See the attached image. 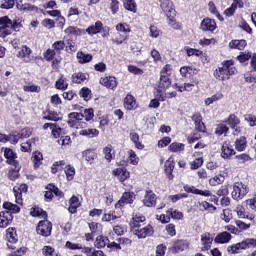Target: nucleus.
<instances>
[{
	"mask_svg": "<svg viewBox=\"0 0 256 256\" xmlns=\"http://www.w3.org/2000/svg\"><path fill=\"white\" fill-rule=\"evenodd\" d=\"M184 191L187 193H192L193 195H201V197H211V191L199 190L195 188V186H185Z\"/></svg>",
	"mask_w": 256,
	"mask_h": 256,
	"instance_id": "nucleus-20",
	"label": "nucleus"
},
{
	"mask_svg": "<svg viewBox=\"0 0 256 256\" xmlns=\"http://www.w3.org/2000/svg\"><path fill=\"white\" fill-rule=\"evenodd\" d=\"M246 83H256V72L254 70L248 71L244 74Z\"/></svg>",
	"mask_w": 256,
	"mask_h": 256,
	"instance_id": "nucleus-61",
	"label": "nucleus"
},
{
	"mask_svg": "<svg viewBox=\"0 0 256 256\" xmlns=\"http://www.w3.org/2000/svg\"><path fill=\"white\" fill-rule=\"evenodd\" d=\"M201 251H209L211 249V245H213V238L211 237V233L205 232L201 235Z\"/></svg>",
	"mask_w": 256,
	"mask_h": 256,
	"instance_id": "nucleus-13",
	"label": "nucleus"
},
{
	"mask_svg": "<svg viewBox=\"0 0 256 256\" xmlns=\"http://www.w3.org/2000/svg\"><path fill=\"white\" fill-rule=\"evenodd\" d=\"M14 169L9 170L8 177L10 181H16V179H19V170L21 167L19 164L17 166H14Z\"/></svg>",
	"mask_w": 256,
	"mask_h": 256,
	"instance_id": "nucleus-56",
	"label": "nucleus"
},
{
	"mask_svg": "<svg viewBox=\"0 0 256 256\" xmlns=\"http://www.w3.org/2000/svg\"><path fill=\"white\" fill-rule=\"evenodd\" d=\"M131 141L134 143L136 149H144L145 145L143 143L139 142V134L137 132H130L129 135Z\"/></svg>",
	"mask_w": 256,
	"mask_h": 256,
	"instance_id": "nucleus-47",
	"label": "nucleus"
},
{
	"mask_svg": "<svg viewBox=\"0 0 256 256\" xmlns=\"http://www.w3.org/2000/svg\"><path fill=\"white\" fill-rule=\"evenodd\" d=\"M198 207L200 211H217V207H215L213 204L207 202V201H199Z\"/></svg>",
	"mask_w": 256,
	"mask_h": 256,
	"instance_id": "nucleus-41",
	"label": "nucleus"
},
{
	"mask_svg": "<svg viewBox=\"0 0 256 256\" xmlns=\"http://www.w3.org/2000/svg\"><path fill=\"white\" fill-rule=\"evenodd\" d=\"M185 51H186L188 57H193V55L195 57H206L205 53H203V51H201V50L186 47Z\"/></svg>",
	"mask_w": 256,
	"mask_h": 256,
	"instance_id": "nucleus-54",
	"label": "nucleus"
},
{
	"mask_svg": "<svg viewBox=\"0 0 256 256\" xmlns=\"http://www.w3.org/2000/svg\"><path fill=\"white\" fill-rule=\"evenodd\" d=\"M133 203V194L131 192L123 193L121 199L116 204V207H123V205Z\"/></svg>",
	"mask_w": 256,
	"mask_h": 256,
	"instance_id": "nucleus-30",
	"label": "nucleus"
},
{
	"mask_svg": "<svg viewBox=\"0 0 256 256\" xmlns=\"http://www.w3.org/2000/svg\"><path fill=\"white\" fill-rule=\"evenodd\" d=\"M104 153V159L108 161V163H111L113 161V157H115V152L113 151V146L112 145H107L103 149Z\"/></svg>",
	"mask_w": 256,
	"mask_h": 256,
	"instance_id": "nucleus-40",
	"label": "nucleus"
},
{
	"mask_svg": "<svg viewBox=\"0 0 256 256\" xmlns=\"http://www.w3.org/2000/svg\"><path fill=\"white\" fill-rule=\"evenodd\" d=\"M160 7L167 17H169L170 14L175 13V8L173 7V2L171 0H160Z\"/></svg>",
	"mask_w": 256,
	"mask_h": 256,
	"instance_id": "nucleus-19",
	"label": "nucleus"
},
{
	"mask_svg": "<svg viewBox=\"0 0 256 256\" xmlns=\"http://www.w3.org/2000/svg\"><path fill=\"white\" fill-rule=\"evenodd\" d=\"M82 155L85 161H87L90 165H93V162L95 161V159H97V154L95 153V150H85L84 152H82Z\"/></svg>",
	"mask_w": 256,
	"mask_h": 256,
	"instance_id": "nucleus-37",
	"label": "nucleus"
},
{
	"mask_svg": "<svg viewBox=\"0 0 256 256\" xmlns=\"http://www.w3.org/2000/svg\"><path fill=\"white\" fill-rule=\"evenodd\" d=\"M145 221V217L141 213L133 214L131 227H134V229H137L139 227V223H143Z\"/></svg>",
	"mask_w": 256,
	"mask_h": 256,
	"instance_id": "nucleus-45",
	"label": "nucleus"
},
{
	"mask_svg": "<svg viewBox=\"0 0 256 256\" xmlns=\"http://www.w3.org/2000/svg\"><path fill=\"white\" fill-rule=\"evenodd\" d=\"M43 129L44 130L50 129L55 139H58V137H61V128L55 125L54 123H45L43 125Z\"/></svg>",
	"mask_w": 256,
	"mask_h": 256,
	"instance_id": "nucleus-29",
	"label": "nucleus"
},
{
	"mask_svg": "<svg viewBox=\"0 0 256 256\" xmlns=\"http://www.w3.org/2000/svg\"><path fill=\"white\" fill-rule=\"evenodd\" d=\"M137 99L131 94H127L124 98V108L127 109V111H135L137 109Z\"/></svg>",
	"mask_w": 256,
	"mask_h": 256,
	"instance_id": "nucleus-15",
	"label": "nucleus"
},
{
	"mask_svg": "<svg viewBox=\"0 0 256 256\" xmlns=\"http://www.w3.org/2000/svg\"><path fill=\"white\" fill-rule=\"evenodd\" d=\"M169 213H170V219H175L177 221H181V219H183V212L177 210V209H173V208H170L169 210Z\"/></svg>",
	"mask_w": 256,
	"mask_h": 256,
	"instance_id": "nucleus-60",
	"label": "nucleus"
},
{
	"mask_svg": "<svg viewBox=\"0 0 256 256\" xmlns=\"http://www.w3.org/2000/svg\"><path fill=\"white\" fill-rule=\"evenodd\" d=\"M67 181H73L75 179V167L67 165L64 168Z\"/></svg>",
	"mask_w": 256,
	"mask_h": 256,
	"instance_id": "nucleus-51",
	"label": "nucleus"
},
{
	"mask_svg": "<svg viewBox=\"0 0 256 256\" xmlns=\"http://www.w3.org/2000/svg\"><path fill=\"white\" fill-rule=\"evenodd\" d=\"M4 157L8 165H12L13 167H17L19 165V162L17 161V153H15L11 148H5Z\"/></svg>",
	"mask_w": 256,
	"mask_h": 256,
	"instance_id": "nucleus-11",
	"label": "nucleus"
},
{
	"mask_svg": "<svg viewBox=\"0 0 256 256\" xmlns=\"http://www.w3.org/2000/svg\"><path fill=\"white\" fill-rule=\"evenodd\" d=\"M115 219H121V216L117 215L115 211H109L105 213L102 217V221H106V222L115 221Z\"/></svg>",
	"mask_w": 256,
	"mask_h": 256,
	"instance_id": "nucleus-55",
	"label": "nucleus"
},
{
	"mask_svg": "<svg viewBox=\"0 0 256 256\" xmlns=\"http://www.w3.org/2000/svg\"><path fill=\"white\" fill-rule=\"evenodd\" d=\"M94 245L97 249H103V247H107V245H109V239L105 236H97Z\"/></svg>",
	"mask_w": 256,
	"mask_h": 256,
	"instance_id": "nucleus-42",
	"label": "nucleus"
},
{
	"mask_svg": "<svg viewBox=\"0 0 256 256\" xmlns=\"http://www.w3.org/2000/svg\"><path fill=\"white\" fill-rule=\"evenodd\" d=\"M32 163L34 164V169H39V166L43 163V154H41V152H34L32 155Z\"/></svg>",
	"mask_w": 256,
	"mask_h": 256,
	"instance_id": "nucleus-46",
	"label": "nucleus"
},
{
	"mask_svg": "<svg viewBox=\"0 0 256 256\" xmlns=\"http://www.w3.org/2000/svg\"><path fill=\"white\" fill-rule=\"evenodd\" d=\"M118 34H119L118 36L112 39V42H114L115 45H123V43H125V41L129 39V35L122 34V33H118Z\"/></svg>",
	"mask_w": 256,
	"mask_h": 256,
	"instance_id": "nucleus-57",
	"label": "nucleus"
},
{
	"mask_svg": "<svg viewBox=\"0 0 256 256\" xmlns=\"http://www.w3.org/2000/svg\"><path fill=\"white\" fill-rule=\"evenodd\" d=\"M79 135L93 139V137H99V130L95 128L82 129L80 130Z\"/></svg>",
	"mask_w": 256,
	"mask_h": 256,
	"instance_id": "nucleus-31",
	"label": "nucleus"
},
{
	"mask_svg": "<svg viewBox=\"0 0 256 256\" xmlns=\"http://www.w3.org/2000/svg\"><path fill=\"white\" fill-rule=\"evenodd\" d=\"M53 231V224L49 220H42L36 227V233L42 237H49Z\"/></svg>",
	"mask_w": 256,
	"mask_h": 256,
	"instance_id": "nucleus-5",
	"label": "nucleus"
},
{
	"mask_svg": "<svg viewBox=\"0 0 256 256\" xmlns=\"http://www.w3.org/2000/svg\"><path fill=\"white\" fill-rule=\"evenodd\" d=\"M69 120H68V125L70 127H77V124L79 121L83 119V115L79 112H72L68 115Z\"/></svg>",
	"mask_w": 256,
	"mask_h": 256,
	"instance_id": "nucleus-25",
	"label": "nucleus"
},
{
	"mask_svg": "<svg viewBox=\"0 0 256 256\" xmlns=\"http://www.w3.org/2000/svg\"><path fill=\"white\" fill-rule=\"evenodd\" d=\"M124 9L131 11L132 13H137V4L135 0H124Z\"/></svg>",
	"mask_w": 256,
	"mask_h": 256,
	"instance_id": "nucleus-52",
	"label": "nucleus"
},
{
	"mask_svg": "<svg viewBox=\"0 0 256 256\" xmlns=\"http://www.w3.org/2000/svg\"><path fill=\"white\" fill-rule=\"evenodd\" d=\"M249 193V186L243 182H235L232 185V199L234 201H242V199L245 198V196Z\"/></svg>",
	"mask_w": 256,
	"mask_h": 256,
	"instance_id": "nucleus-4",
	"label": "nucleus"
},
{
	"mask_svg": "<svg viewBox=\"0 0 256 256\" xmlns=\"http://www.w3.org/2000/svg\"><path fill=\"white\" fill-rule=\"evenodd\" d=\"M79 96L82 97L84 101H89V99H91V89H89L88 87L81 88V90L79 91Z\"/></svg>",
	"mask_w": 256,
	"mask_h": 256,
	"instance_id": "nucleus-62",
	"label": "nucleus"
},
{
	"mask_svg": "<svg viewBox=\"0 0 256 256\" xmlns=\"http://www.w3.org/2000/svg\"><path fill=\"white\" fill-rule=\"evenodd\" d=\"M236 151L233 149V143L229 140H226L222 143L221 147V157L222 159H231L233 155H236Z\"/></svg>",
	"mask_w": 256,
	"mask_h": 256,
	"instance_id": "nucleus-7",
	"label": "nucleus"
},
{
	"mask_svg": "<svg viewBox=\"0 0 256 256\" xmlns=\"http://www.w3.org/2000/svg\"><path fill=\"white\" fill-rule=\"evenodd\" d=\"M200 29L202 31H210L211 33H213V31L217 29V23L215 22V20L210 18L203 19L200 25Z\"/></svg>",
	"mask_w": 256,
	"mask_h": 256,
	"instance_id": "nucleus-14",
	"label": "nucleus"
},
{
	"mask_svg": "<svg viewBox=\"0 0 256 256\" xmlns=\"http://www.w3.org/2000/svg\"><path fill=\"white\" fill-rule=\"evenodd\" d=\"M23 20L21 18L11 21V31H19L23 27Z\"/></svg>",
	"mask_w": 256,
	"mask_h": 256,
	"instance_id": "nucleus-64",
	"label": "nucleus"
},
{
	"mask_svg": "<svg viewBox=\"0 0 256 256\" xmlns=\"http://www.w3.org/2000/svg\"><path fill=\"white\" fill-rule=\"evenodd\" d=\"M197 73H199V69L193 66H183L180 68L182 77H187V75H197Z\"/></svg>",
	"mask_w": 256,
	"mask_h": 256,
	"instance_id": "nucleus-32",
	"label": "nucleus"
},
{
	"mask_svg": "<svg viewBox=\"0 0 256 256\" xmlns=\"http://www.w3.org/2000/svg\"><path fill=\"white\" fill-rule=\"evenodd\" d=\"M11 33V19L8 16L0 17V37L5 39Z\"/></svg>",
	"mask_w": 256,
	"mask_h": 256,
	"instance_id": "nucleus-6",
	"label": "nucleus"
},
{
	"mask_svg": "<svg viewBox=\"0 0 256 256\" xmlns=\"http://www.w3.org/2000/svg\"><path fill=\"white\" fill-rule=\"evenodd\" d=\"M89 79V74L83 72H75L71 76L72 83L76 85H81V83H85Z\"/></svg>",
	"mask_w": 256,
	"mask_h": 256,
	"instance_id": "nucleus-21",
	"label": "nucleus"
},
{
	"mask_svg": "<svg viewBox=\"0 0 256 256\" xmlns=\"http://www.w3.org/2000/svg\"><path fill=\"white\" fill-rule=\"evenodd\" d=\"M77 59H78V63H81L83 65L85 63H90V61L93 60V55L86 54L84 52H78Z\"/></svg>",
	"mask_w": 256,
	"mask_h": 256,
	"instance_id": "nucleus-43",
	"label": "nucleus"
},
{
	"mask_svg": "<svg viewBox=\"0 0 256 256\" xmlns=\"http://www.w3.org/2000/svg\"><path fill=\"white\" fill-rule=\"evenodd\" d=\"M32 53L33 51L31 50V48H29L27 45H24L22 46L21 50L18 52L17 57H19L20 59H23L25 63H31V61H33V56H31Z\"/></svg>",
	"mask_w": 256,
	"mask_h": 256,
	"instance_id": "nucleus-12",
	"label": "nucleus"
},
{
	"mask_svg": "<svg viewBox=\"0 0 256 256\" xmlns=\"http://www.w3.org/2000/svg\"><path fill=\"white\" fill-rule=\"evenodd\" d=\"M215 133L221 137V135H227V133H229V127L227 126V124H219L216 127Z\"/></svg>",
	"mask_w": 256,
	"mask_h": 256,
	"instance_id": "nucleus-58",
	"label": "nucleus"
},
{
	"mask_svg": "<svg viewBox=\"0 0 256 256\" xmlns=\"http://www.w3.org/2000/svg\"><path fill=\"white\" fill-rule=\"evenodd\" d=\"M231 234L227 231L219 233L215 238H214V243H217L219 245H223L225 243H229L231 241Z\"/></svg>",
	"mask_w": 256,
	"mask_h": 256,
	"instance_id": "nucleus-23",
	"label": "nucleus"
},
{
	"mask_svg": "<svg viewBox=\"0 0 256 256\" xmlns=\"http://www.w3.org/2000/svg\"><path fill=\"white\" fill-rule=\"evenodd\" d=\"M171 65L166 64L162 70L160 71V81L158 84V92L163 93L166 89H169L171 87V79H169V76L171 75Z\"/></svg>",
	"mask_w": 256,
	"mask_h": 256,
	"instance_id": "nucleus-3",
	"label": "nucleus"
},
{
	"mask_svg": "<svg viewBox=\"0 0 256 256\" xmlns=\"http://www.w3.org/2000/svg\"><path fill=\"white\" fill-rule=\"evenodd\" d=\"M192 121H194L197 131L205 133V124L203 123V117H201V114H194L192 116Z\"/></svg>",
	"mask_w": 256,
	"mask_h": 256,
	"instance_id": "nucleus-26",
	"label": "nucleus"
},
{
	"mask_svg": "<svg viewBox=\"0 0 256 256\" xmlns=\"http://www.w3.org/2000/svg\"><path fill=\"white\" fill-rule=\"evenodd\" d=\"M142 202L145 207H155L157 205V195L152 190H146Z\"/></svg>",
	"mask_w": 256,
	"mask_h": 256,
	"instance_id": "nucleus-8",
	"label": "nucleus"
},
{
	"mask_svg": "<svg viewBox=\"0 0 256 256\" xmlns=\"http://www.w3.org/2000/svg\"><path fill=\"white\" fill-rule=\"evenodd\" d=\"M69 213H77V208L81 205V202H79V198L77 196H72L69 200Z\"/></svg>",
	"mask_w": 256,
	"mask_h": 256,
	"instance_id": "nucleus-33",
	"label": "nucleus"
},
{
	"mask_svg": "<svg viewBox=\"0 0 256 256\" xmlns=\"http://www.w3.org/2000/svg\"><path fill=\"white\" fill-rule=\"evenodd\" d=\"M187 249H189V241L187 240H177L174 243L173 251H175V253H181L187 251Z\"/></svg>",
	"mask_w": 256,
	"mask_h": 256,
	"instance_id": "nucleus-24",
	"label": "nucleus"
},
{
	"mask_svg": "<svg viewBox=\"0 0 256 256\" xmlns=\"http://www.w3.org/2000/svg\"><path fill=\"white\" fill-rule=\"evenodd\" d=\"M156 219H158L160 223L167 224L171 221V213L167 210L165 214L157 215Z\"/></svg>",
	"mask_w": 256,
	"mask_h": 256,
	"instance_id": "nucleus-63",
	"label": "nucleus"
},
{
	"mask_svg": "<svg viewBox=\"0 0 256 256\" xmlns=\"http://www.w3.org/2000/svg\"><path fill=\"white\" fill-rule=\"evenodd\" d=\"M239 219H249L250 221H253V216L247 215V213H245V208L242 205H238L236 206L235 209Z\"/></svg>",
	"mask_w": 256,
	"mask_h": 256,
	"instance_id": "nucleus-50",
	"label": "nucleus"
},
{
	"mask_svg": "<svg viewBox=\"0 0 256 256\" xmlns=\"http://www.w3.org/2000/svg\"><path fill=\"white\" fill-rule=\"evenodd\" d=\"M47 191L45 192L46 199H53V197H63V192L59 190L55 185L49 184L47 186Z\"/></svg>",
	"mask_w": 256,
	"mask_h": 256,
	"instance_id": "nucleus-16",
	"label": "nucleus"
},
{
	"mask_svg": "<svg viewBox=\"0 0 256 256\" xmlns=\"http://www.w3.org/2000/svg\"><path fill=\"white\" fill-rule=\"evenodd\" d=\"M66 35H74L75 37H81L85 35V29H80L76 26H69L64 30Z\"/></svg>",
	"mask_w": 256,
	"mask_h": 256,
	"instance_id": "nucleus-27",
	"label": "nucleus"
},
{
	"mask_svg": "<svg viewBox=\"0 0 256 256\" xmlns=\"http://www.w3.org/2000/svg\"><path fill=\"white\" fill-rule=\"evenodd\" d=\"M227 125H229V127H231V129H235V131H239V125L241 124V120H239V118L235 115V114H231L227 121H226Z\"/></svg>",
	"mask_w": 256,
	"mask_h": 256,
	"instance_id": "nucleus-28",
	"label": "nucleus"
},
{
	"mask_svg": "<svg viewBox=\"0 0 256 256\" xmlns=\"http://www.w3.org/2000/svg\"><path fill=\"white\" fill-rule=\"evenodd\" d=\"M30 215L31 217H38L39 219H47V212L39 207L31 208Z\"/></svg>",
	"mask_w": 256,
	"mask_h": 256,
	"instance_id": "nucleus-39",
	"label": "nucleus"
},
{
	"mask_svg": "<svg viewBox=\"0 0 256 256\" xmlns=\"http://www.w3.org/2000/svg\"><path fill=\"white\" fill-rule=\"evenodd\" d=\"M3 209L6 211L0 212V227L5 229L9 227L10 223H13V213H19L21 208L11 202H4Z\"/></svg>",
	"mask_w": 256,
	"mask_h": 256,
	"instance_id": "nucleus-1",
	"label": "nucleus"
},
{
	"mask_svg": "<svg viewBox=\"0 0 256 256\" xmlns=\"http://www.w3.org/2000/svg\"><path fill=\"white\" fill-rule=\"evenodd\" d=\"M236 151L243 152L247 149V139L245 137L237 138L234 142Z\"/></svg>",
	"mask_w": 256,
	"mask_h": 256,
	"instance_id": "nucleus-34",
	"label": "nucleus"
},
{
	"mask_svg": "<svg viewBox=\"0 0 256 256\" xmlns=\"http://www.w3.org/2000/svg\"><path fill=\"white\" fill-rule=\"evenodd\" d=\"M237 73V68H235V64L233 60H227L222 62V66L218 67L214 72L215 79L218 81H227L231 75H235Z\"/></svg>",
	"mask_w": 256,
	"mask_h": 256,
	"instance_id": "nucleus-2",
	"label": "nucleus"
},
{
	"mask_svg": "<svg viewBox=\"0 0 256 256\" xmlns=\"http://www.w3.org/2000/svg\"><path fill=\"white\" fill-rule=\"evenodd\" d=\"M221 99H223V93L217 92L211 97L206 98L204 100V103L207 107H209V105H213V103H217V101H221Z\"/></svg>",
	"mask_w": 256,
	"mask_h": 256,
	"instance_id": "nucleus-38",
	"label": "nucleus"
},
{
	"mask_svg": "<svg viewBox=\"0 0 256 256\" xmlns=\"http://www.w3.org/2000/svg\"><path fill=\"white\" fill-rule=\"evenodd\" d=\"M103 30V22L101 21H96L95 24H92L85 30V35L86 33L90 35V37H93V35H97V33H101Z\"/></svg>",
	"mask_w": 256,
	"mask_h": 256,
	"instance_id": "nucleus-17",
	"label": "nucleus"
},
{
	"mask_svg": "<svg viewBox=\"0 0 256 256\" xmlns=\"http://www.w3.org/2000/svg\"><path fill=\"white\" fill-rule=\"evenodd\" d=\"M116 31L122 35H129L131 27L127 23H118L116 25Z\"/></svg>",
	"mask_w": 256,
	"mask_h": 256,
	"instance_id": "nucleus-49",
	"label": "nucleus"
},
{
	"mask_svg": "<svg viewBox=\"0 0 256 256\" xmlns=\"http://www.w3.org/2000/svg\"><path fill=\"white\" fill-rule=\"evenodd\" d=\"M118 243H120L121 249H127L133 245V241L129 238L120 237L117 239Z\"/></svg>",
	"mask_w": 256,
	"mask_h": 256,
	"instance_id": "nucleus-59",
	"label": "nucleus"
},
{
	"mask_svg": "<svg viewBox=\"0 0 256 256\" xmlns=\"http://www.w3.org/2000/svg\"><path fill=\"white\" fill-rule=\"evenodd\" d=\"M173 169H175V161H173V159L169 158L164 164V171L170 181H173V179H174Z\"/></svg>",
	"mask_w": 256,
	"mask_h": 256,
	"instance_id": "nucleus-22",
	"label": "nucleus"
},
{
	"mask_svg": "<svg viewBox=\"0 0 256 256\" xmlns=\"http://www.w3.org/2000/svg\"><path fill=\"white\" fill-rule=\"evenodd\" d=\"M100 85H103V87H106V89H111L114 91V89H117V78L115 76H104L100 78Z\"/></svg>",
	"mask_w": 256,
	"mask_h": 256,
	"instance_id": "nucleus-10",
	"label": "nucleus"
},
{
	"mask_svg": "<svg viewBox=\"0 0 256 256\" xmlns=\"http://www.w3.org/2000/svg\"><path fill=\"white\" fill-rule=\"evenodd\" d=\"M6 239L9 243H17V231L14 228H8L6 230Z\"/></svg>",
	"mask_w": 256,
	"mask_h": 256,
	"instance_id": "nucleus-48",
	"label": "nucleus"
},
{
	"mask_svg": "<svg viewBox=\"0 0 256 256\" xmlns=\"http://www.w3.org/2000/svg\"><path fill=\"white\" fill-rule=\"evenodd\" d=\"M112 175H114V177H117V179H119V181H121V183H123V181H127V179H129V177H130L129 171H127V169H125V168L114 169L112 171Z\"/></svg>",
	"mask_w": 256,
	"mask_h": 256,
	"instance_id": "nucleus-18",
	"label": "nucleus"
},
{
	"mask_svg": "<svg viewBox=\"0 0 256 256\" xmlns=\"http://www.w3.org/2000/svg\"><path fill=\"white\" fill-rule=\"evenodd\" d=\"M168 149L172 153H181L185 151V144L179 143V142H173L172 144L169 145Z\"/></svg>",
	"mask_w": 256,
	"mask_h": 256,
	"instance_id": "nucleus-44",
	"label": "nucleus"
},
{
	"mask_svg": "<svg viewBox=\"0 0 256 256\" xmlns=\"http://www.w3.org/2000/svg\"><path fill=\"white\" fill-rule=\"evenodd\" d=\"M55 87L59 89V91H65L67 87H69V83H67V79L62 76L56 81Z\"/></svg>",
	"mask_w": 256,
	"mask_h": 256,
	"instance_id": "nucleus-53",
	"label": "nucleus"
},
{
	"mask_svg": "<svg viewBox=\"0 0 256 256\" xmlns=\"http://www.w3.org/2000/svg\"><path fill=\"white\" fill-rule=\"evenodd\" d=\"M132 231L134 235H137L138 239H145V237L153 235V227L150 225L144 227V228H137L132 227Z\"/></svg>",
	"mask_w": 256,
	"mask_h": 256,
	"instance_id": "nucleus-9",
	"label": "nucleus"
},
{
	"mask_svg": "<svg viewBox=\"0 0 256 256\" xmlns=\"http://www.w3.org/2000/svg\"><path fill=\"white\" fill-rule=\"evenodd\" d=\"M238 245L240 246L241 250L251 249V247H256V239L255 238H248L239 242Z\"/></svg>",
	"mask_w": 256,
	"mask_h": 256,
	"instance_id": "nucleus-35",
	"label": "nucleus"
},
{
	"mask_svg": "<svg viewBox=\"0 0 256 256\" xmlns=\"http://www.w3.org/2000/svg\"><path fill=\"white\" fill-rule=\"evenodd\" d=\"M230 49H238L239 51H243L245 47H247V41L245 40H232L229 43Z\"/></svg>",
	"mask_w": 256,
	"mask_h": 256,
	"instance_id": "nucleus-36",
	"label": "nucleus"
}]
</instances>
